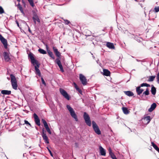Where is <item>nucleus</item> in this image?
Returning a JSON list of instances; mask_svg holds the SVG:
<instances>
[{
	"label": "nucleus",
	"mask_w": 159,
	"mask_h": 159,
	"mask_svg": "<svg viewBox=\"0 0 159 159\" xmlns=\"http://www.w3.org/2000/svg\"><path fill=\"white\" fill-rule=\"evenodd\" d=\"M29 57L30 58L31 63L34 65H35L34 67L36 71V73L39 76H41V74L40 70L38 68L39 67L40 64L37 61L35 60L32 54H30L29 55Z\"/></svg>",
	"instance_id": "obj_1"
},
{
	"label": "nucleus",
	"mask_w": 159,
	"mask_h": 159,
	"mask_svg": "<svg viewBox=\"0 0 159 159\" xmlns=\"http://www.w3.org/2000/svg\"><path fill=\"white\" fill-rule=\"evenodd\" d=\"M66 107L70 112L71 116L75 119L76 121H78L77 117L74 109L68 105H66Z\"/></svg>",
	"instance_id": "obj_2"
},
{
	"label": "nucleus",
	"mask_w": 159,
	"mask_h": 159,
	"mask_svg": "<svg viewBox=\"0 0 159 159\" xmlns=\"http://www.w3.org/2000/svg\"><path fill=\"white\" fill-rule=\"evenodd\" d=\"M10 77L11 78V81L12 88L16 90L17 89V84L16 78L12 74L10 75Z\"/></svg>",
	"instance_id": "obj_3"
},
{
	"label": "nucleus",
	"mask_w": 159,
	"mask_h": 159,
	"mask_svg": "<svg viewBox=\"0 0 159 159\" xmlns=\"http://www.w3.org/2000/svg\"><path fill=\"white\" fill-rule=\"evenodd\" d=\"M84 118L87 125L88 126H90L91 125V123L90 120V117L89 115L85 112L84 113Z\"/></svg>",
	"instance_id": "obj_4"
},
{
	"label": "nucleus",
	"mask_w": 159,
	"mask_h": 159,
	"mask_svg": "<svg viewBox=\"0 0 159 159\" xmlns=\"http://www.w3.org/2000/svg\"><path fill=\"white\" fill-rule=\"evenodd\" d=\"M92 123L93 127L95 132L98 135L100 134L101 132L96 123L93 121H92Z\"/></svg>",
	"instance_id": "obj_5"
},
{
	"label": "nucleus",
	"mask_w": 159,
	"mask_h": 159,
	"mask_svg": "<svg viewBox=\"0 0 159 159\" xmlns=\"http://www.w3.org/2000/svg\"><path fill=\"white\" fill-rule=\"evenodd\" d=\"M3 56L5 61L6 62H9L11 60V55L8 52H4Z\"/></svg>",
	"instance_id": "obj_6"
},
{
	"label": "nucleus",
	"mask_w": 159,
	"mask_h": 159,
	"mask_svg": "<svg viewBox=\"0 0 159 159\" xmlns=\"http://www.w3.org/2000/svg\"><path fill=\"white\" fill-rule=\"evenodd\" d=\"M0 40L3 44L4 48H7V41L1 34H0Z\"/></svg>",
	"instance_id": "obj_7"
},
{
	"label": "nucleus",
	"mask_w": 159,
	"mask_h": 159,
	"mask_svg": "<svg viewBox=\"0 0 159 159\" xmlns=\"http://www.w3.org/2000/svg\"><path fill=\"white\" fill-rule=\"evenodd\" d=\"M60 91L61 93L68 100H69V97L67 93L63 89L60 88Z\"/></svg>",
	"instance_id": "obj_8"
},
{
	"label": "nucleus",
	"mask_w": 159,
	"mask_h": 159,
	"mask_svg": "<svg viewBox=\"0 0 159 159\" xmlns=\"http://www.w3.org/2000/svg\"><path fill=\"white\" fill-rule=\"evenodd\" d=\"M80 79L83 84L86 85L87 83V80L85 77L81 74H80Z\"/></svg>",
	"instance_id": "obj_9"
},
{
	"label": "nucleus",
	"mask_w": 159,
	"mask_h": 159,
	"mask_svg": "<svg viewBox=\"0 0 159 159\" xmlns=\"http://www.w3.org/2000/svg\"><path fill=\"white\" fill-rule=\"evenodd\" d=\"M44 130L43 129V133L42 134V137L44 141V142L47 143H49V142L48 141V138L46 135V134L44 132Z\"/></svg>",
	"instance_id": "obj_10"
},
{
	"label": "nucleus",
	"mask_w": 159,
	"mask_h": 159,
	"mask_svg": "<svg viewBox=\"0 0 159 159\" xmlns=\"http://www.w3.org/2000/svg\"><path fill=\"white\" fill-rule=\"evenodd\" d=\"M34 121L35 123L37 125L40 126V120L38 116L35 113H34Z\"/></svg>",
	"instance_id": "obj_11"
},
{
	"label": "nucleus",
	"mask_w": 159,
	"mask_h": 159,
	"mask_svg": "<svg viewBox=\"0 0 159 159\" xmlns=\"http://www.w3.org/2000/svg\"><path fill=\"white\" fill-rule=\"evenodd\" d=\"M53 49L54 52L55 53L56 55L58 57H60L61 56V54L60 52L58 51L57 48L55 47H53Z\"/></svg>",
	"instance_id": "obj_12"
},
{
	"label": "nucleus",
	"mask_w": 159,
	"mask_h": 159,
	"mask_svg": "<svg viewBox=\"0 0 159 159\" xmlns=\"http://www.w3.org/2000/svg\"><path fill=\"white\" fill-rule=\"evenodd\" d=\"M99 149L101 155L102 156H105L106 154L105 150L102 146L99 147Z\"/></svg>",
	"instance_id": "obj_13"
},
{
	"label": "nucleus",
	"mask_w": 159,
	"mask_h": 159,
	"mask_svg": "<svg viewBox=\"0 0 159 159\" xmlns=\"http://www.w3.org/2000/svg\"><path fill=\"white\" fill-rule=\"evenodd\" d=\"M151 120V117L149 116H147L145 117L143 119V121L144 122L147 124H148Z\"/></svg>",
	"instance_id": "obj_14"
},
{
	"label": "nucleus",
	"mask_w": 159,
	"mask_h": 159,
	"mask_svg": "<svg viewBox=\"0 0 159 159\" xmlns=\"http://www.w3.org/2000/svg\"><path fill=\"white\" fill-rule=\"evenodd\" d=\"M157 105L155 103H153L151 106L150 108L148 109L149 112H152L156 107Z\"/></svg>",
	"instance_id": "obj_15"
},
{
	"label": "nucleus",
	"mask_w": 159,
	"mask_h": 159,
	"mask_svg": "<svg viewBox=\"0 0 159 159\" xmlns=\"http://www.w3.org/2000/svg\"><path fill=\"white\" fill-rule=\"evenodd\" d=\"M106 46L109 48L114 49L115 47L113 43L110 42H107L106 44Z\"/></svg>",
	"instance_id": "obj_16"
},
{
	"label": "nucleus",
	"mask_w": 159,
	"mask_h": 159,
	"mask_svg": "<svg viewBox=\"0 0 159 159\" xmlns=\"http://www.w3.org/2000/svg\"><path fill=\"white\" fill-rule=\"evenodd\" d=\"M141 86H138V87L136 89V91L137 93V94L139 95L140 94H141L143 90V89H141Z\"/></svg>",
	"instance_id": "obj_17"
},
{
	"label": "nucleus",
	"mask_w": 159,
	"mask_h": 159,
	"mask_svg": "<svg viewBox=\"0 0 159 159\" xmlns=\"http://www.w3.org/2000/svg\"><path fill=\"white\" fill-rule=\"evenodd\" d=\"M1 93L4 95H10L11 93V91L10 90H2L1 91Z\"/></svg>",
	"instance_id": "obj_18"
},
{
	"label": "nucleus",
	"mask_w": 159,
	"mask_h": 159,
	"mask_svg": "<svg viewBox=\"0 0 159 159\" xmlns=\"http://www.w3.org/2000/svg\"><path fill=\"white\" fill-rule=\"evenodd\" d=\"M103 75L106 76H108L110 75V72L108 70L106 69L103 70Z\"/></svg>",
	"instance_id": "obj_19"
},
{
	"label": "nucleus",
	"mask_w": 159,
	"mask_h": 159,
	"mask_svg": "<svg viewBox=\"0 0 159 159\" xmlns=\"http://www.w3.org/2000/svg\"><path fill=\"white\" fill-rule=\"evenodd\" d=\"M124 93L126 95L129 96H131L134 95L133 93L130 91H125Z\"/></svg>",
	"instance_id": "obj_20"
},
{
	"label": "nucleus",
	"mask_w": 159,
	"mask_h": 159,
	"mask_svg": "<svg viewBox=\"0 0 159 159\" xmlns=\"http://www.w3.org/2000/svg\"><path fill=\"white\" fill-rule=\"evenodd\" d=\"M48 53L49 56L53 59H55L54 56L53 55L52 52L50 51L49 50H48Z\"/></svg>",
	"instance_id": "obj_21"
},
{
	"label": "nucleus",
	"mask_w": 159,
	"mask_h": 159,
	"mask_svg": "<svg viewBox=\"0 0 159 159\" xmlns=\"http://www.w3.org/2000/svg\"><path fill=\"white\" fill-rule=\"evenodd\" d=\"M122 109L124 113L125 114H128L129 113V111L127 108L125 107H123Z\"/></svg>",
	"instance_id": "obj_22"
},
{
	"label": "nucleus",
	"mask_w": 159,
	"mask_h": 159,
	"mask_svg": "<svg viewBox=\"0 0 159 159\" xmlns=\"http://www.w3.org/2000/svg\"><path fill=\"white\" fill-rule=\"evenodd\" d=\"M156 92V89L153 86L151 88V93L153 95H155Z\"/></svg>",
	"instance_id": "obj_23"
},
{
	"label": "nucleus",
	"mask_w": 159,
	"mask_h": 159,
	"mask_svg": "<svg viewBox=\"0 0 159 159\" xmlns=\"http://www.w3.org/2000/svg\"><path fill=\"white\" fill-rule=\"evenodd\" d=\"M17 7L21 11V12L23 14H24V11L23 10V9L22 8V7L21 6L20 4H18L17 5Z\"/></svg>",
	"instance_id": "obj_24"
},
{
	"label": "nucleus",
	"mask_w": 159,
	"mask_h": 159,
	"mask_svg": "<svg viewBox=\"0 0 159 159\" xmlns=\"http://www.w3.org/2000/svg\"><path fill=\"white\" fill-rule=\"evenodd\" d=\"M33 20L34 21V22L35 24H36V21H37V22H39L40 21L39 18L37 16H35V17H34L33 18Z\"/></svg>",
	"instance_id": "obj_25"
},
{
	"label": "nucleus",
	"mask_w": 159,
	"mask_h": 159,
	"mask_svg": "<svg viewBox=\"0 0 159 159\" xmlns=\"http://www.w3.org/2000/svg\"><path fill=\"white\" fill-rule=\"evenodd\" d=\"M156 77L155 75L154 76H149V78L148 80V81H152L154 80V79Z\"/></svg>",
	"instance_id": "obj_26"
},
{
	"label": "nucleus",
	"mask_w": 159,
	"mask_h": 159,
	"mask_svg": "<svg viewBox=\"0 0 159 159\" xmlns=\"http://www.w3.org/2000/svg\"><path fill=\"white\" fill-rule=\"evenodd\" d=\"M38 51L41 54H46V52L45 51L41 48L39 49L38 50Z\"/></svg>",
	"instance_id": "obj_27"
},
{
	"label": "nucleus",
	"mask_w": 159,
	"mask_h": 159,
	"mask_svg": "<svg viewBox=\"0 0 159 159\" xmlns=\"http://www.w3.org/2000/svg\"><path fill=\"white\" fill-rule=\"evenodd\" d=\"M152 145L154 148L157 150V149L159 148L153 142H152L151 143Z\"/></svg>",
	"instance_id": "obj_28"
},
{
	"label": "nucleus",
	"mask_w": 159,
	"mask_h": 159,
	"mask_svg": "<svg viewBox=\"0 0 159 159\" xmlns=\"http://www.w3.org/2000/svg\"><path fill=\"white\" fill-rule=\"evenodd\" d=\"M149 94V92L148 89V88H147L146 91H145L143 93V95H148Z\"/></svg>",
	"instance_id": "obj_29"
},
{
	"label": "nucleus",
	"mask_w": 159,
	"mask_h": 159,
	"mask_svg": "<svg viewBox=\"0 0 159 159\" xmlns=\"http://www.w3.org/2000/svg\"><path fill=\"white\" fill-rule=\"evenodd\" d=\"M56 63L57 64L58 66H61V65H62L61 63V62L59 59V58H58L56 60Z\"/></svg>",
	"instance_id": "obj_30"
},
{
	"label": "nucleus",
	"mask_w": 159,
	"mask_h": 159,
	"mask_svg": "<svg viewBox=\"0 0 159 159\" xmlns=\"http://www.w3.org/2000/svg\"><path fill=\"white\" fill-rule=\"evenodd\" d=\"M47 131L49 133V134H51V132L50 131V130L48 126V125L46 126L45 127Z\"/></svg>",
	"instance_id": "obj_31"
},
{
	"label": "nucleus",
	"mask_w": 159,
	"mask_h": 159,
	"mask_svg": "<svg viewBox=\"0 0 159 159\" xmlns=\"http://www.w3.org/2000/svg\"><path fill=\"white\" fill-rule=\"evenodd\" d=\"M42 121L43 122V123L44 127L48 125L46 121L44 119H42Z\"/></svg>",
	"instance_id": "obj_32"
},
{
	"label": "nucleus",
	"mask_w": 159,
	"mask_h": 159,
	"mask_svg": "<svg viewBox=\"0 0 159 159\" xmlns=\"http://www.w3.org/2000/svg\"><path fill=\"white\" fill-rule=\"evenodd\" d=\"M28 2H29L30 4V5L32 7H34V4L33 2V0H28Z\"/></svg>",
	"instance_id": "obj_33"
},
{
	"label": "nucleus",
	"mask_w": 159,
	"mask_h": 159,
	"mask_svg": "<svg viewBox=\"0 0 159 159\" xmlns=\"http://www.w3.org/2000/svg\"><path fill=\"white\" fill-rule=\"evenodd\" d=\"M141 87L146 86V87H150V85L149 84L147 83H143L141 84Z\"/></svg>",
	"instance_id": "obj_34"
},
{
	"label": "nucleus",
	"mask_w": 159,
	"mask_h": 159,
	"mask_svg": "<svg viewBox=\"0 0 159 159\" xmlns=\"http://www.w3.org/2000/svg\"><path fill=\"white\" fill-rule=\"evenodd\" d=\"M110 155L112 159H117L116 156L114 155L113 153H112L111 154H110Z\"/></svg>",
	"instance_id": "obj_35"
},
{
	"label": "nucleus",
	"mask_w": 159,
	"mask_h": 159,
	"mask_svg": "<svg viewBox=\"0 0 159 159\" xmlns=\"http://www.w3.org/2000/svg\"><path fill=\"white\" fill-rule=\"evenodd\" d=\"M4 13V11L2 7L0 6V14H2Z\"/></svg>",
	"instance_id": "obj_36"
},
{
	"label": "nucleus",
	"mask_w": 159,
	"mask_h": 159,
	"mask_svg": "<svg viewBox=\"0 0 159 159\" xmlns=\"http://www.w3.org/2000/svg\"><path fill=\"white\" fill-rule=\"evenodd\" d=\"M60 69V70L62 72H63L64 71V70L63 69V67H62V65H61V66H59Z\"/></svg>",
	"instance_id": "obj_37"
},
{
	"label": "nucleus",
	"mask_w": 159,
	"mask_h": 159,
	"mask_svg": "<svg viewBox=\"0 0 159 159\" xmlns=\"http://www.w3.org/2000/svg\"><path fill=\"white\" fill-rule=\"evenodd\" d=\"M41 81H42V84H43L45 86H46V84L45 82V81L44 80V79H43V78L42 77H41Z\"/></svg>",
	"instance_id": "obj_38"
},
{
	"label": "nucleus",
	"mask_w": 159,
	"mask_h": 159,
	"mask_svg": "<svg viewBox=\"0 0 159 159\" xmlns=\"http://www.w3.org/2000/svg\"><path fill=\"white\" fill-rule=\"evenodd\" d=\"M157 81L159 84V73H158L157 76Z\"/></svg>",
	"instance_id": "obj_39"
},
{
	"label": "nucleus",
	"mask_w": 159,
	"mask_h": 159,
	"mask_svg": "<svg viewBox=\"0 0 159 159\" xmlns=\"http://www.w3.org/2000/svg\"><path fill=\"white\" fill-rule=\"evenodd\" d=\"M66 24L68 25L70 23V21L67 20H64Z\"/></svg>",
	"instance_id": "obj_40"
},
{
	"label": "nucleus",
	"mask_w": 159,
	"mask_h": 159,
	"mask_svg": "<svg viewBox=\"0 0 159 159\" xmlns=\"http://www.w3.org/2000/svg\"><path fill=\"white\" fill-rule=\"evenodd\" d=\"M154 9L155 10L156 12H158L159 11V7H156Z\"/></svg>",
	"instance_id": "obj_41"
},
{
	"label": "nucleus",
	"mask_w": 159,
	"mask_h": 159,
	"mask_svg": "<svg viewBox=\"0 0 159 159\" xmlns=\"http://www.w3.org/2000/svg\"><path fill=\"white\" fill-rule=\"evenodd\" d=\"M24 121H25V124H27V125H30V126H31V124L28 122V121H27V120H25Z\"/></svg>",
	"instance_id": "obj_42"
},
{
	"label": "nucleus",
	"mask_w": 159,
	"mask_h": 159,
	"mask_svg": "<svg viewBox=\"0 0 159 159\" xmlns=\"http://www.w3.org/2000/svg\"><path fill=\"white\" fill-rule=\"evenodd\" d=\"M108 151L109 153V154L113 153L112 152V150L110 148H109Z\"/></svg>",
	"instance_id": "obj_43"
},
{
	"label": "nucleus",
	"mask_w": 159,
	"mask_h": 159,
	"mask_svg": "<svg viewBox=\"0 0 159 159\" xmlns=\"http://www.w3.org/2000/svg\"><path fill=\"white\" fill-rule=\"evenodd\" d=\"M47 149H48V150L49 153H50V155L52 156L53 157V155H52V153L51 151V150L48 148V147H47Z\"/></svg>",
	"instance_id": "obj_44"
},
{
	"label": "nucleus",
	"mask_w": 159,
	"mask_h": 159,
	"mask_svg": "<svg viewBox=\"0 0 159 159\" xmlns=\"http://www.w3.org/2000/svg\"><path fill=\"white\" fill-rule=\"evenodd\" d=\"M76 90H77L80 93H81L82 92L81 89H80L79 88H78V89H77Z\"/></svg>",
	"instance_id": "obj_45"
},
{
	"label": "nucleus",
	"mask_w": 159,
	"mask_h": 159,
	"mask_svg": "<svg viewBox=\"0 0 159 159\" xmlns=\"http://www.w3.org/2000/svg\"><path fill=\"white\" fill-rule=\"evenodd\" d=\"M16 23L17 24V26L19 27V23L17 21H16Z\"/></svg>",
	"instance_id": "obj_46"
},
{
	"label": "nucleus",
	"mask_w": 159,
	"mask_h": 159,
	"mask_svg": "<svg viewBox=\"0 0 159 159\" xmlns=\"http://www.w3.org/2000/svg\"><path fill=\"white\" fill-rule=\"evenodd\" d=\"M75 88L77 90V89H78V88H79L78 86H77V85L75 87Z\"/></svg>",
	"instance_id": "obj_47"
},
{
	"label": "nucleus",
	"mask_w": 159,
	"mask_h": 159,
	"mask_svg": "<svg viewBox=\"0 0 159 159\" xmlns=\"http://www.w3.org/2000/svg\"><path fill=\"white\" fill-rule=\"evenodd\" d=\"M73 84H74L75 87V86H76L77 85V84H76L75 83V82H74L73 83Z\"/></svg>",
	"instance_id": "obj_48"
},
{
	"label": "nucleus",
	"mask_w": 159,
	"mask_h": 159,
	"mask_svg": "<svg viewBox=\"0 0 159 159\" xmlns=\"http://www.w3.org/2000/svg\"><path fill=\"white\" fill-rule=\"evenodd\" d=\"M159 153V148H158L156 150Z\"/></svg>",
	"instance_id": "obj_49"
},
{
	"label": "nucleus",
	"mask_w": 159,
	"mask_h": 159,
	"mask_svg": "<svg viewBox=\"0 0 159 159\" xmlns=\"http://www.w3.org/2000/svg\"><path fill=\"white\" fill-rule=\"evenodd\" d=\"M17 1L20 2V0H17Z\"/></svg>",
	"instance_id": "obj_50"
},
{
	"label": "nucleus",
	"mask_w": 159,
	"mask_h": 159,
	"mask_svg": "<svg viewBox=\"0 0 159 159\" xmlns=\"http://www.w3.org/2000/svg\"><path fill=\"white\" fill-rule=\"evenodd\" d=\"M29 31L30 32L31 31L30 30V29L29 30Z\"/></svg>",
	"instance_id": "obj_51"
},
{
	"label": "nucleus",
	"mask_w": 159,
	"mask_h": 159,
	"mask_svg": "<svg viewBox=\"0 0 159 159\" xmlns=\"http://www.w3.org/2000/svg\"><path fill=\"white\" fill-rule=\"evenodd\" d=\"M75 145H76L77 144V143H75Z\"/></svg>",
	"instance_id": "obj_52"
},
{
	"label": "nucleus",
	"mask_w": 159,
	"mask_h": 159,
	"mask_svg": "<svg viewBox=\"0 0 159 159\" xmlns=\"http://www.w3.org/2000/svg\"><path fill=\"white\" fill-rule=\"evenodd\" d=\"M46 48H48V46H46Z\"/></svg>",
	"instance_id": "obj_53"
},
{
	"label": "nucleus",
	"mask_w": 159,
	"mask_h": 159,
	"mask_svg": "<svg viewBox=\"0 0 159 159\" xmlns=\"http://www.w3.org/2000/svg\"><path fill=\"white\" fill-rule=\"evenodd\" d=\"M135 0V1H137V0Z\"/></svg>",
	"instance_id": "obj_54"
}]
</instances>
